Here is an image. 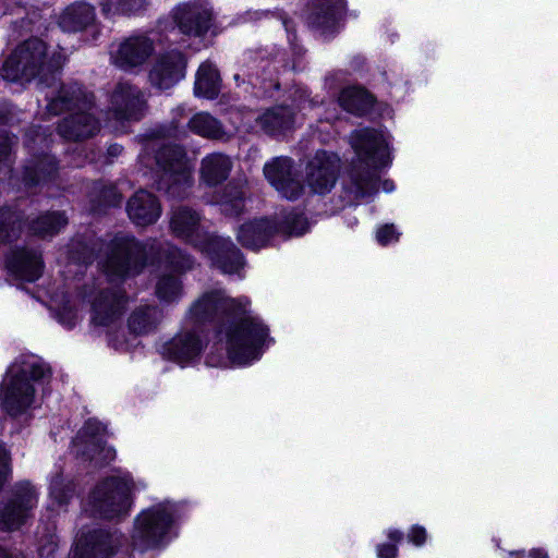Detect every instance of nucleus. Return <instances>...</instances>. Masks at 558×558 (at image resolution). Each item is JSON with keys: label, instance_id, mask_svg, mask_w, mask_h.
<instances>
[{"label": "nucleus", "instance_id": "1", "mask_svg": "<svg viewBox=\"0 0 558 558\" xmlns=\"http://www.w3.org/2000/svg\"><path fill=\"white\" fill-rule=\"evenodd\" d=\"M189 319L195 326L210 324L217 335H225L230 360L246 364L259 355L268 336V329L246 315L245 307L222 290L204 293L189 311Z\"/></svg>", "mask_w": 558, "mask_h": 558}, {"label": "nucleus", "instance_id": "2", "mask_svg": "<svg viewBox=\"0 0 558 558\" xmlns=\"http://www.w3.org/2000/svg\"><path fill=\"white\" fill-rule=\"evenodd\" d=\"M350 141L357 157L350 170L355 197L373 195L378 191V170L390 161L386 140L378 131L366 128L354 131Z\"/></svg>", "mask_w": 558, "mask_h": 558}, {"label": "nucleus", "instance_id": "3", "mask_svg": "<svg viewBox=\"0 0 558 558\" xmlns=\"http://www.w3.org/2000/svg\"><path fill=\"white\" fill-rule=\"evenodd\" d=\"M63 65L61 53H48L47 45L33 37L20 44L4 60L1 75L10 82L38 80L49 84Z\"/></svg>", "mask_w": 558, "mask_h": 558}, {"label": "nucleus", "instance_id": "4", "mask_svg": "<svg viewBox=\"0 0 558 558\" xmlns=\"http://www.w3.org/2000/svg\"><path fill=\"white\" fill-rule=\"evenodd\" d=\"M50 367L35 356L22 355L8 368L0 384V407L10 416L17 417L34 402L35 387L50 374Z\"/></svg>", "mask_w": 558, "mask_h": 558}, {"label": "nucleus", "instance_id": "5", "mask_svg": "<svg viewBox=\"0 0 558 558\" xmlns=\"http://www.w3.org/2000/svg\"><path fill=\"white\" fill-rule=\"evenodd\" d=\"M156 163L154 185L172 198H184L193 185L192 166L185 149L175 144H155L150 146Z\"/></svg>", "mask_w": 558, "mask_h": 558}, {"label": "nucleus", "instance_id": "6", "mask_svg": "<svg viewBox=\"0 0 558 558\" xmlns=\"http://www.w3.org/2000/svg\"><path fill=\"white\" fill-rule=\"evenodd\" d=\"M150 246L151 242H141L132 235L117 234L107 246L105 272L119 279L142 274L150 264Z\"/></svg>", "mask_w": 558, "mask_h": 558}, {"label": "nucleus", "instance_id": "7", "mask_svg": "<svg viewBox=\"0 0 558 558\" xmlns=\"http://www.w3.org/2000/svg\"><path fill=\"white\" fill-rule=\"evenodd\" d=\"M133 481L125 476L101 480L88 495L90 515L106 520L125 517L133 502Z\"/></svg>", "mask_w": 558, "mask_h": 558}, {"label": "nucleus", "instance_id": "8", "mask_svg": "<svg viewBox=\"0 0 558 558\" xmlns=\"http://www.w3.org/2000/svg\"><path fill=\"white\" fill-rule=\"evenodd\" d=\"M173 523L172 511L163 504L142 511L135 520L132 541L141 550L158 546Z\"/></svg>", "mask_w": 558, "mask_h": 558}, {"label": "nucleus", "instance_id": "9", "mask_svg": "<svg viewBox=\"0 0 558 558\" xmlns=\"http://www.w3.org/2000/svg\"><path fill=\"white\" fill-rule=\"evenodd\" d=\"M264 174L268 182L287 199L295 201L304 192L293 160L289 157H276L264 166Z\"/></svg>", "mask_w": 558, "mask_h": 558}, {"label": "nucleus", "instance_id": "10", "mask_svg": "<svg viewBox=\"0 0 558 558\" xmlns=\"http://www.w3.org/2000/svg\"><path fill=\"white\" fill-rule=\"evenodd\" d=\"M36 502L37 496L31 484L16 485L12 496L0 510V530H17L25 522Z\"/></svg>", "mask_w": 558, "mask_h": 558}, {"label": "nucleus", "instance_id": "11", "mask_svg": "<svg viewBox=\"0 0 558 558\" xmlns=\"http://www.w3.org/2000/svg\"><path fill=\"white\" fill-rule=\"evenodd\" d=\"M340 159L333 153L319 150L306 166V181L314 193L325 194L336 184Z\"/></svg>", "mask_w": 558, "mask_h": 558}, {"label": "nucleus", "instance_id": "12", "mask_svg": "<svg viewBox=\"0 0 558 558\" xmlns=\"http://www.w3.org/2000/svg\"><path fill=\"white\" fill-rule=\"evenodd\" d=\"M198 250L226 274L238 272L245 265L243 254L230 239L209 233Z\"/></svg>", "mask_w": 558, "mask_h": 558}, {"label": "nucleus", "instance_id": "13", "mask_svg": "<svg viewBox=\"0 0 558 558\" xmlns=\"http://www.w3.org/2000/svg\"><path fill=\"white\" fill-rule=\"evenodd\" d=\"M110 102L118 119L140 120L147 108L144 93L129 82L117 83Z\"/></svg>", "mask_w": 558, "mask_h": 558}, {"label": "nucleus", "instance_id": "14", "mask_svg": "<svg viewBox=\"0 0 558 558\" xmlns=\"http://www.w3.org/2000/svg\"><path fill=\"white\" fill-rule=\"evenodd\" d=\"M154 50V41L149 37L133 35L124 38L118 48L111 51V59L114 65L128 71L144 64Z\"/></svg>", "mask_w": 558, "mask_h": 558}, {"label": "nucleus", "instance_id": "15", "mask_svg": "<svg viewBox=\"0 0 558 558\" xmlns=\"http://www.w3.org/2000/svg\"><path fill=\"white\" fill-rule=\"evenodd\" d=\"M201 221L202 217L197 211L187 206H179L171 213L169 227L175 238L199 248L209 235L203 229Z\"/></svg>", "mask_w": 558, "mask_h": 558}, {"label": "nucleus", "instance_id": "16", "mask_svg": "<svg viewBox=\"0 0 558 558\" xmlns=\"http://www.w3.org/2000/svg\"><path fill=\"white\" fill-rule=\"evenodd\" d=\"M173 20L182 34L202 37L213 26V12L198 2L178 5L173 10Z\"/></svg>", "mask_w": 558, "mask_h": 558}, {"label": "nucleus", "instance_id": "17", "mask_svg": "<svg viewBox=\"0 0 558 558\" xmlns=\"http://www.w3.org/2000/svg\"><path fill=\"white\" fill-rule=\"evenodd\" d=\"M94 95L77 83L61 84L57 94L47 105V110L53 116L63 112H74L82 109H93Z\"/></svg>", "mask_w": 558, "mask_h": 558}, {"label": "nucleus", "instance_id": "18", "mask_svg": "<svg viewBox=\"0 0 558 558\" xmlns=\"http://www.w3.org/2000/svg\"><path fill=\"white\" fill-rule=\"evenodd\" d=\"M122 538L117 530H93L80 538L75 555L78 558H108L122 544Z\"/></svg>", "mask_w": 558, "mask_h": 558}, {"label": "nucleus", "instance_id": "19", "mask_svg": "<svg viewBox=\"0 0 558 558\" xmlns=\"http://www.w3.org/2000/svg\"><path fill=\"white\" fill-rule=\"evenodd\" d=\"M186 68L184 54L172 50L161 54L149 71V82L159 89H168L183 76Z\"/></svg>", "mask_w": 558, "mask_h": 558}, {"label": "nucleus", "instance_id": "20", "mask_svg": "<svg viewBox=\"0 0 558 558\" xmlns=\"http://www.w3.org/2000/svg\"><path fill=\"white\" fill-rule=\"evenodd\" d=\"M90 110L82 109L64 117L58 123L57 133L69 142H82L96 135L100 123Z\"/></svg>", "mask_w": 558, "mask_h": 558}, {"label": "nucleus", "instance_id": "21", "mask_svg": "<svg viewBox=\"0 0 558 558\" xmlns=\"http://www.w3.org/2000/svg\"><path fill=\"white\" fill-rule=\"evenodd\" d=\"M125 292L120 288L101 290L92 303V320L98 326H108L123 312L126 303Z\"/></svg>", "mask_w": 558, "mask_h": 558}, {"label": "nucleus", "instance_id": "22", "mask_svg": "<svg viewBox=\"0 0 558 558\" xmlns=\"http://www.w3.org/2000/svg\"><path fill=\"white\" fill-rule=\"evenodd\" d=\"M279 233L277 221L260 218L243 223L238 231V241L248 250H259L266 246L270 239Z\"/></svg>", "mask_w": 558, "mask_h": 558}, {"label": "nucleus", "instance_id": "23", "mask_svg": "<svg viewBox=\"0 0 558 558\" xmlns=\"http://www.w3.org/2000/svg\"><path fill=\"white\" fill-rule=\"evenodd\" d=\"M203 341L194 331H182L162 345V356L177 363H186L197 357Z\"/></svg>", "mask_w": 558, "mask_h": 558}, {"label": "nucleus", "instance_id": "24", "mask_svg": "<svg viewBox=\"0 0 558 558\" xmlns=\"http://www.w3.org/2000/svg\"><path fill=\"white\" fill-rule=\"evenodd\" d=\"M8 268L21 279L36 281L43 274L41 254L36 250L19 247L7 260Z\"/></svg>", "mask_w": 558, "mask_h": 558}, {"label": "nucleus", "instance_id": "25", "mask_svg": "<svg viewBox=\"0 0 558 558\" xmlns=\"http://www.w3.org/2000/svg\"><path fill=\"white\" fill-rule=\"evenodd\" d=\"M126 211L135 225L144 227L154 223L159 218L161 207L154 194L140 190L129 199Z\"/></svg>", "mask_w": 558, "mask_h": 558}, {"label": "nucleus", "instance_id": "26", "mask_svg": "<svg viewBox=\"0 0 558 558\" xmlns=\"http://www.w3.org/2000/svg\"><path fill=\"white\" fill-rule=\"evenodd\" d=\"M59 162L50 154L33 155L26 160L23 171V181L27 186H37L57 178Z\"/></svg>", "mask_w": 558, "mask_h": 558}, {"label": "nucleus", "instance_id": "27", "mask_svg": "<svg viewBox=\"0 0 558 558\" xmlns=\"http://www.w3.org/2000/svg\"><path fill=\"white\" fill-rule=\"evenodd\" d=\"M344 14L343 0H311L307 21L315 28L332 29Z\"/></svg>", "mask_w": 558, "mask_h": 558}, {"label": "nucleus", "instance_id": "28", "mask_svg": "<svg viewBox=\"0 0 558 558\" xmlns=\"http://www.w3.org/2000/svg\"><path fill=\"white\" fill-rule=\"evenodd\" d=\"M150 265L166 264L172 270L183 274L194 267V259L171 243L151 242Z\"/></svg>", "mask_w": 558, "mask_h": 558}, {"label": "nucleus", "instance_id": "29", "mask_svg": "<svg viewBox=\"0 0 558 558\" xmlns=\"http://www.w3.org/2000/svg\"><path fill=\"white\" fill-rule=\"evenodd\" d=\"M95 20V8L85 1H77L62 11L58 24L64 32L77 33L93 25Z\"/></svg>", "mask_w": 558, "mask_h": 558}, {"label": "nucleus", "instance_id": "30", "mask_svg": "<svg viewBox=\"0 0 558 558\" xmlns=\"http://www.w3.org/2000/svg\"><path fill=\"white\" fill-rule=\"evenodd\" d=\"M231 158L222 153H214L205 158L201 162V180L208 186H217L223 183L232 169Z\"/></svg>", "mask_w": 558, "mask_h": 558}, {"label": "nucleus", "instance_id": "31", "mask_svg": "<svg viewBox=\"0 0 558 558\" xmlns=\"http://www.w3.org/2000/svg\"><path fill=\"white\" fill-rule=\"evenodd\" d=\"M102 247V241L93 231H86L72 239L69 258L77 264H92Z\"/></svg>", "mask_w": 558, "mask_h": 558}, {"label": "nucleus", "instance_id": "32", "mask_svg": "<svg viewBox=\"0 0 558 558\" xmlns=\"http://www.w3.org/2000/svg\"><path fill=\"white\" fill-rule=\"evenodd\" d=\"M163 318L162 311L156 305H141L128 318L130 332L143 336L157 329Z\"/></svg>", "mask_w": 558, "mask_h": 558}, {"label": "nucleus", "instance_id": "33", "mask_svg": "<svg viewBox=\"0 0 558 558\" xmlns=\"http://www.w3.org/2000/svg\"><path fill=\"white\" fill-rule=\"evenodd\" d=\"M73 449L76 458L89 461L95 466L101 468L114 459L116 452L107 447L104 440L83 441L73 439Z\"/></svg>", "mask_w": 558, "mask_h": 558}, {"label": "nucleus", "instance_id": "34", "mask_svg": "<svg viewBox=\"0 0 558 558\" xmlns=\"http://www.w3.org/2000/svg\"><path fill=\"white\" fill-rule=\"evenodd\" d=\"M187 126L193 133L211 141L228 142L231 134L223 124L207 112L195 113L189 121Z\"/></svg>", "mask_w": 558, "mask_h": 558}, {"label": "nucleus", "instance_id": "35", "mask_svg": "<svg viewBox=\"0 0 558 558\" xmlns=\"http://www.w3.org/2000/svg\"><path fill=\"white\" fill-rule=\"evenodd\" d=\"M24 214L13 207H0V243L7 244L16 241L24 228Z\"/></svg>", "mask_w": 558, "mask_h": 558}, {"label": "nucleus", "instance_id": "36", "mask_svg": "<svg viewBox=\"0 0 558 558\" xmlns=\"http://www.w3.org/2000/svg\"><path fill=\"white\" fill-rule=\"evenodd\" d=\"M374 101V96L362 87L344 88L339 96L341 107L356 116L366 114L373 108Z\"/></svg>", "mask_w": 558, "mask_h": 558}, {"label": "nucleus", "instance_id": "37", "mask_svg": "<svg viewBox=\"0 0 558 558\" xmlns=\"http://www.w3.org/2000/svg\"><path fill=\"white\" fill-rule=\"evenodd\" d=\"M197 96H203L208 99H214L220 92V75L213 64L205 62L202 63L195 81L194 87Z\"/></svg>", "mask_w": 558, "mask_h": 558}, {"label": "nucleus", "instance_id": "38", "mask_svg": "<svg viewBox=\"0 0 558 558\" xmlns=\"http://www.w3.org/2000/svg\"><path fill=\"white\" fill-rule=\"evenodd\" d=\"M258 123L266 133L275 135L291 129L293 114L287 107H275L259 117Z\"/></svg>", "mask_w": 558, "mask_h": 558}, {"label": "nucleus", "instance_id": "39", "mask_svg": "<svg viewBox=\"0 0 558 558\" xmlns=\"http://www.w3.org/2000/svg\"><path fill=\"white\" fill-rule=\"evenodd\" d=\"M245 194L235 183L225 186L219 199L220 211L227 217H238L244 211Z\"/></svg>", "mask_w": 558, "mask_h": 558}, {"label": "nucleus", "instance_id": "40", "mask_svg": "<svg viewBox=\"0 0 558 558\" xmlns=\"http://www.w3.org/2000/svg\"><path fill=\"white\" fill-rule=\"evenodd\" d=\"M68 223V218L63 213H46L32 220L29 228L34 234L39 236L53 235L58 233Z\"/></svg>", "mask_w": 558, "mask_h": 558}, {"label": "nucleus", "instance_id": "41", "mask_svg": "<svg viewBox=\"0 0 558 558\" xmlns=\"http://www.w3.org/2000/svg\"><path fill=\"white\" fill-rule=\"evenodd\" d=\"M155 292L160 301L172 303L181 296L183 284L174 275H162L156 283Z\"/></svg>", "mask_w": 558, "mask_h": 558}, {"label": "nucleus", "instance_id": "42", "mask_svg": "<svg viewBox=\"0 0 558 558\" xmlns=\"http://www.w3.org/2000/svg\"><path fill=\"white\" fill-rule=\"evenodd\" d=\"M90 201L95 210H101L106 207L119 206L122 202V194L114 185L99 184L94 187Z\"/></svg>", "mask_w": 558, "mask_h": 558}, {"label": "nucleus", "instance_id": "43", "mask_svg": "<svg viewBox=\"0 0 558 558\" xmlns=\"http://www.w3.org/2000/svg\"><path fill=\"white\" fill-rule=\"evenodd\" d=\"M279 226V232H282L287 235H301L308 228V221L306 217L302 213L291 211L283 216V219L280 222H277Z\"/></svg>", "mask_w": 558, "mask_h": 558}, {"label": "nucleus", "instance_id": "44", "mask_svg": "<svg viewBox=\"0 0 558 558\" xmlns=\"http://www.w3.org/2000/svg\"><path fill=\"white\" fill-rule=\"evenodd\" d=\"M145 0H106L102 3V12L109 14L131 15L141 11Z\"/></svg>", "mask_w": 558, "mask_h": 558}, {"label": "nucleus", "instance_id": "45", "mask_svg": "<svg viewBox=\"0 0 558 558\" xmlns=\"http://www.w3.org/2000/svg\"><path fill=\"white\" fill-rule=\"evenodd\" d=\"M106 433V427L97 420L89 418L85 422L84 426L77 432L74 439L83 441L88 440H104L102 436Z\"/></svg>", "mask_w": 558, "mask_h": 558}, {"label": "nucleus", "instance_id": "46", "mask_svg": "<svg viewBox=\"0 0 558 558\" xmlns=\"http://www.w3.org/2000/svg\"><path fill=\"white\" fill-rule=\"evenodd\" d=\"M51 495L58 500L59 504H66L74 495L75 488L73 483H63L61 476H56L50 485Z\"/></svg>", "mask_w": 558, "mask_h": 558}, {"label": "nucleus", "instance_id": "47", "mask_svg": "<svg viewBox=\"0 0 558 558\" xmlns=\"http://www.w3.org/2000/svg\"><path fill=\"white\" fill-rule=\"evenodd\" d=\"M17 144V137L7 131H0V166L12 162L13 149Z\"/></svg>", "mask_w": 558, "mask_h": 558}, {"label": "nucleus", "instance_id": "48", "mask_svg": "<svg viewBox=\"0 0 558 558\" xmlns=\"http://www.w3.org/2000/svg\"><path fill=\"white\" fill-rule=\"evenodd\" d=\"M376 239L381 245H387L398 240V233L393 225H385L377 230Z\"/></svg>", "mask_w": 558, "mask_h": 558}, {"label": "nucleus", "instance_id": "49", "mask_svg": "<svg viewBox=\"0 0 558 558\" xmlns=\"http://www.w3.org/2000/svg\"><path fill=\"white\" fill-rule=\"evenodd\" d=\"M177 133H178L177 126L173 124L159 125L149 132L148 137L151 140L172 138V137L178 136Z\"/></svg>", "mask_w": 558, "mask_h": 558}, {"label": "nucleus", "instance_id": "50", "mask_svg": "<svg viewBox=\"0 0 558 558\" xmlns=\"http://www.w3.org/2000/svg\"><path fill=\"white\" fill-rule=\"evenodd\" d=\"M14 120L12 106L8 102L0 101V125H9Z\"/></svg>", "mask_w": 558, "mask_h": 558}, {"label": "nucleus", "instance_id": "51", "mask_svg": "<svg viewBox=\"0 0 558 558\" xmlns=\"http://www.w3.org/2000/svg\"><path fill=\"white\" fill-rule=\"evenodd\" d=\"M397 547L392 543L378 546V558H396Z\"/></svg>", "mask_w": 558, "mask_h": 558}, {"label": "nucleus", "instance_id": "52", "mask_svg": "<svg viewBox=\"0 0 558 558\" xmlns=\"http://www.w3.org/2000/svg\"><path fill=\"white\" fill-rule=\"evenodd\" d=\"M123 147L119 144H112L107 149L108 162H112V159L120 156Z\"/></svg>", "mask_w": 558, "mask_h": 558}, {"label": "nucleus", "instance_id": "53", "mask_svg": "<svg viewBox=\"0 0 558 558\" xmlns=\"http://www.w3.org/2000/svg\"><path fill=\"white\" fill-rule=\"evenodd\" d=\"M389 539L393 543H397L402 539V533L399 531H392L389 533Z\"/></svg>", "mask_w": 558, "mask_h": 558}, {"label": "nucleus", "instance_id": "54", "mask_svg": "<svg viewBox=\"0 0 558 558\" xmlns=\"http://www.w3.org/2000/svg\"><path fill=\"white\" fill-rule=\"evenodd\" d=\"M411 541H412L415 545H418V530H417L416 527H413V530H412Z\"/></svg>", "mask_w": 558, "mask_h": 558}, {"label": "nucleus", "instance_id": "55", "mask_svg": "<svg viewBox=\"0 0 558 558\" xmlns=\"http://www.w3.org/2000/svg\"><path fill=\"white\" fill-rule=\"evenodd\" d=\"M383 189L386 191V192H390L393 190V183L389 180H386L383 182Z\"/></svg>", "mask_w": 558, "mask_h": 558}, {"label": "nucleus", "instance_id": "56", "mask_svg": "<svg viewBox=\"0 0 558 558\" xmlns=\"http://www.w3.org/2000/svg\"><path fill=\"white\" fill-rule=\"evenodd\" d=\"M420 533H421V545H422L425 539V530L423 527H421Z\"/></svg>", "mask_w": 558, "mask_h": 558}, {"label": "nucleus", "instance_id": "57", "mask_svg": "<svg viewBox=\"0 0 558 558\" xmlns=\"http://www.w3.org/2000/svg\"><path fill=\"white\" fill-rule=\"evenodd\" d=\"M0 558H8V554L1 546H0Z\"/></svg>", "mask_w": 558, "mask_h": 558}, {"label": "nucleus", "instance_id": "58", "mask_svg": "<svg viewBox=\"0 0 558 558\" xmlns=\"http://www.w3.org/2000/svg\"><path fill=\"white\" fill-rule=\"evenodd\" d=\"M247 82H248L250 84H253V74L247 73Z\"/></svg>", "mask_w": 558, "mask_h": 558}, {"label": "nucleus", "instance_id": "59", "mask_svg": "<svg viewBox=\"0 0 558 558\" xmlns=\"http://www.w3.org/2000/svg\"><path fill=\"white\" fill-rule=\"evenodd\" d=\"M240 77H241V75H240V74H235V75H234V80H235L236 82H238V81H240Z\"/></svg>", "mask_w": 558, "mask_h": 558}]
</instances>
